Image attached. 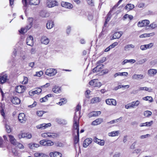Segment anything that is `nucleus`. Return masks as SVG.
<instances>
[{"instance_id":"f257e3e1","label":"nucleus","mask_w":157,"mask_h":157,"mask_svg":"<svg viewBox=\"0 0 157 157\" xmlns=\"http://www.w3.org/2000/svg\"><path fill=\"white\" fill-rule=\"evenodd\" d=\"M79 118H78L75 113L74 117L73 125V135L74 136V140L75 144H76L79 141Z\"/></svg>"},{"instance_id":"f03ea898","label":"nucleus","mask_w":157,"mask_h":157,"mask_svg":"<svg viewBox=\"0 0 157 157\" xmlns=\"http://www.w3.org/2000/svg\"><path fill=\"white\" fill-rule=\"evenodd\" d=\"M41 135L42 137L45 138H54L57 136V134L54 133L45 132L42 134Z\"/></svg>"},{"instance_id":"7ed1b4c3","label":"nucleus","mask_w":157,"mask_h":157,"mask_svg":"<svg viewBox=\"0 0 157 157\" xmlns=\"http://www.w3.org/2000/svg\"><path fill=\"white\" fill-rule=\"evenodd\" d=\"M45 74L49 76H54L57 73L56 70L54 69L49 68L47 69L45 71Z\"/></svg>"},{"instance_id":"20e7f679","label":"nucleus","mask_w":157,"mask_h":157,"mask_svg":"<svg viewBox=\"0 0 157 157\" xmlns=\"http://www.w3.org/2000/svg\"><path fill=\"white\" fill-rule=\"evenodd\" d=\"M47 6L49 8H51L58 5V2L56 0H49L46 1Z\"/></svg>"},{"instance_id":"39448f33","label":"nucleus","mask_w":157,"mask_h":157,"mask_svg":"<svg viewBox=\"0 0 157 157\" xmlns=\"http://www.w3.org/2000/svg\"><path fill=\"white\" fill-rule=\"evenodd\" d=\"M89 83L90 85L94 87H100L101 85V83L98 82L97 79H95L92 80L89 82Z\"/></svg>"},{"instance_id":"423d86ee","label":"nucleus","mask_w":157,"mask_h":157,"mask_svg":"<svg viewBox=\"0 0 157 157\" xmlns=\"http://www.w3.org/2000/svg\"><path fill=\"white\" fill-rule=\"evenodd\" d=\"M105 101L107 105H109L116 106L117 104L116 100L113 98L106 99Z\"/></svg>"},{"instance_id":"0eeeda50","label":"nucleus","mask_w":157,"mask_h":157,"mask_svg":"<svg viewBox=\"0 0 157 157\" xmlns=\"http://www.w3.org/2000/svg\"><path fill=\"white\" fill-rule=\"evenodd\" d=\"M18 119L19 122L21 123H25L26 120L25 115L24 113H20L18 116Z\"/></svg>"},{"instance_id":"6e6552de","label":"nucleus","mask_w":157,"mask_h":157,"mask_svg":"<svg viewBox=\"0 0 157 157\" xmlns=\"http://www.w3.org/2000/svg\"><path fill=\"white\" fill-rule=\"evenodd\" d=\"M8 75L7 74L2 73L0 75V83L3 84L5 82L7 79Z\"/></svg>"},{"instance_id":"1a4fd4ad","label":"nucleus","mask_w":157,"mask_h":157,"mask_svg":"<svg viewBox=\"0 0 157 157\" xmlns=\"http://www.w3.org/2000/svg\"><path fill=\"white\" fill-rule=\"evenodd\" d=\"M150 23L149 21L147 20H142L141 21H139L137 24L138 26L139 27H142L146 26Z\"/></svg>"},{"instance_id":"9d476101","label":"nucleus","mask_w":157,"mask_h":157,"mask_svg":"<svg viewBox=\"0 0 157 157\" xmlns=\"http://www.w3.org/2000/svg\"><path fill=\"white\" fill-rule=\"evenodd\" d=\"M93 140L94 142L101 146H103L104 145L105 141L103 140L99 139L96 137H95L94 138Z\"/></svg>"},{"instance_id":"9b49d317","label":"nucleus","mask_w":157,"mask_h":157,"mask_svg":"<svg viewBox=\"0 0 157 157\" xmlns=\"http://www.w3.org/2000/svg\"><path fill=\"white\" fill-rule=\"evenodd\" d=\"M27 44L29 46H32L33 45V39L32 36H30L26 39Z\"/></svg>"},{"instance_id":"f8f14e48","label":"nucleus","mask_w":157,"mask_h":157,"mask_svg":"<svg viewBox=\"0 0 157 157\" xmlns=\"http://www.w3.org/2000/svg\"><path fill=\"white\" fill-rule=\"evenodd\" d=\"M25 90V86H18L15 88L16 91L18 93H21Z\"/></svg>"},{"instance_id":"ddd939ff","label":"nucleus","mask_w":157,"mask_h":157,"mask_svg":"<svg viewBox=\"0 0 157 157\" xmlns=\"http://www.w3.org/2000/svg\"><path fill=\"white\" fill-rule=\"evenodd\" d=\"M123 33L122 31L116 32L114 33L111 40H113L119 38L122 35Z\"/></svg>"},{"instance_id":"4468645a","label":"nucleus","mask_w":157,"mask_h":157,"mask_svg":"<svg viewBox=\"0 0 157 157\" xmlns=\"http://www.w3.org/2000/svg\"><path fill=\"white\" fill-rule=\"evenodd\" d=\"M51 124L50 123L47 124L43 123L40 125H39L36 126L37 128L38 129H44L50 126Z\"/></svg>"},{"instance_id":"2eb2a0df","label":"nucleus","mask_w":157,"mask_h":157,"mask_svg":"<svg viewBox=\"0 0 157 157\" xmlns=\"http://www.w3.org/2000/svg\"><path fill=\"white\" fill-rule=\"evenodd\" d=\"M61 5L62 6L67 9H71L73 7V5L70 3L62 2L61 3Z\"/></svg>"},{"instance_id":"dca6fc26","label":"nucleus","mask_w":157,"mask_h":157,"mask_svg":"<svg viewBox=\"0 0 157 157\" xmlns=\"http://www.w3.org/2000/svg\"><path fill=\"white\" fill-rule=\"evenodd\" d=\"M92 141V139L89 138L86 139L83 142V146L84 147H86Z\"/></svg>"},{"instance_id":"f3484780","label":"nucleus","mask_w":157,"mask_h":157,"mask_svg":"<svg viewBox=\"0 0 157 157\" xmlns=\"http://www.w3.org/2000/svg\"><path fill=\"white\" fill-rule=\"evenodd\" d=\"M50 41L49 39L45 36H43L41 37L40 41L42 44L47 45Z\"/></svg>"},{"instance_id":"a211bd4d","label":"nucleus","mask_w":157,"mask_h":157,"mask_svg":"<svg viewBox=\"0 0 157 157\" xmlns=\"http://www.w3.org/2000/svg\"><path fill=\"white\" fill-rule=\"evenodd\" d=\"M32 24H29L25 28H22L19 31L20 33L21 34L27 32V31L32 26Z\"/></svg>"},{"instance_id":"6ab92c4d","label":"nucleus","mask_w":157,"mask_h":157,"mask_svg":"<svg viewBox=\"0 0 157 157\" xmlns=\"http://www.w3.org/2000/svg\"><path fill=\"white\" fill-rule=\"evenodd\" d=\"M42 89L40 88H36L34 91H32L31 92H30L29 94L31 96H32L35 94H38L40 93Z\"/></svg>"},{"instance_id":"aec40b11","label":"nucleus","mask_w":157,"mask_h":157,"mask_svg":"<svg viewBox=\"0 0 157 157\" xmlns=\"http://www.w3.org/2000/svg\"><path fill=\"white\" fill-rule=\"evenodd\" d=\"M11 102L15 105L19 104L20 103L19 99L17 97H13L11 100Z\"/></svg>"},{"instance_id":"412c9836","label":"nucleus","mask_w":157,"mask_h":157,"mask_svg":"<svg viewBox=\"0 0 157 157\" xmlns=\"http://www.w3.org/2000/svg\"><path fill=\"white\" fill-rule=\"evenodd\" d=\"M101 113V112L98 111H93L89 113L88 116L89 117H96L100 115Z\"/></svg>"},{"instance_id":"4be33fe9","label":"nucleus","mask_w":157,"mask_h":157,"mask_svg":"<svg viewBox=\"0 0 157 157\" xmlns=\"http://www.w3.org/2000/svg\"><path fill=\"white\" fill-rule=\"evenodd\" d=\"M144 77V76L143 75H136L134 74L132 76V78L134 80H138L139 79H142Z\"/></svg>"},{"instance_id":"5701e85b","label":"nucleus","mask_w":157,"mask_h":157,"mask_svg":"<svg viewBox=\"0 0 157 157\" xmlns=\"http://www.w3.org/2000/svg\"><path fill=\"white\" fill-rule=\"evenodd\" d=\"M52 90L56 94L60 93L61 92V87L56 86H55L53 87Z\"/></svg>"},{"instance_id":"b1692460","label":"nucleus","mask_w":157,"mask_h":157,"mask_svg":"<svg viewBox=\"0 0 157 157\" xmlns=\"http://www.w3.org/2000/svg\"><path fill=\"white\" fill-rule=\"evenodd\" d=\"M103 68V64L97 65V66L93 69V71L94 73L99 71L100 70L102 69Z\"/></svg>"},{"instance_id":"393cba45","label":"nucleus","mask_w":157,"mask_h":157,"mask_svg":"<svg viewBox=\"0 0 157 157\" xmlns=\"http://www.w3.org/2000/svg\"><path fill=\"white\" fill-rule=\"evenodd\" d=\"M49 155L51 157H61L62 155L61 153L57 151L50 152Z\"/></svg>"},{"instance_id":"a878e982","label":"nucleus","mask_w":157,"mask_h":157,"mask_svg":"<svg viewBox=\"0 0 157 157\" xmlns=\"http://www.w3.org/2000/svg\"><path fill=\"white\" fill-rule=\"evenodd\" d=\"M54 22L52 21H49L46 24V27L48 29H51L54 26Z\"/></svg>"},{"instance_id":"bb28decb","label":"nucleus","mask_w":157,"mask_h":157,"mask_svg":"<svg viewBox=\"0 0 157 157\" xmlns=\"http://www.w3.org/2000/svg\"><path fill=\"white\" fill-rule=\"evenodd\" d=\"M8 136L11 143L13 145L16 144V143L17 141L14 138V136L10 135H8Z\"/></svg>"},{"instance_id":"cd10ccee","label":"nucleus","mask_w":157,"mask_h":157,"mask_svg":"<svg viewBox=\"0 0 157 157\" xmlns=\"http://www.w3.org/2000/svg\"><path fill=\"white\" fill-rule=\"evenodd\" d=\"M29 147L31 149H34L35 148H37L39 147L38 144L31 143L28 144Z\"/></svg>"},{"instance_id":"c85d7f7f","label":"nucleus","mask_w":157,"mask_h":157,"mask_svg":"<svg viewBox=\"0 0 157 157\" xmlns=\"http://www.w3.org/2000/svg\"><path fill=\"white\" fill-rule=\"evenodd\" d=\"M102 122V120L101 119H97L92 122L91 124L93 125H96L100 124Z\"/></svg>"},{"instance_id":"c756f323","label":"nucleus","mask_w":157,"mask_h":157,"mask_svg":"<svg viewBox=\"0 0 157 157\" xmlns=\"http://www.w3.org/2000/svg\"><path fill=\"white\" fill-rule=\"evenodd\" d=\"M35 157H47V155L44 153L36 152L34 154Z\"/></svg>"},{"instance_id":"7c9ffc66","label":"nucleus","mask_w":157,"mask_h":157,"mask_svg":"<svg viewBox=\"0 0 157 157\" xmlns=\"http://www.w3.org/2000/svg\"><path fill=\"white\" fill-rule=\"evenodd\" d=\"M157 72V70L154 69H150L148 71V74L149 75L153 76L156 74Z\"/></svg>"},{"instance_id":"2f4dec72","label":"nucleus","mask_w":157,"mask_h":157,"mask_svg":"<svg viewBox=\"0 0 157 157\" xmlns=\"http://www.w3.org/2000/svg\"><path fill=\"white\" fill-rule=\"evenodd\" d=\"M128 74V73L127 72H118L115 74L114 75V78H116V77L118 76H127Z\"/></svg>"},{"instance_id":"473e14b6","label":"nucleus","mask_w":157,"mask_h":157,"mask_svg":"<svg viewBox=\"0 0 157 157\" xmlns=\"http://www.w3.org/2000/svg\"><path fill=\"white\" fill-rule=\"evenodd\" d=\"M134 7V6L133 4H128L125 7V9L128 11H129Z\"/></svg>"},{"instance_id":"72a5a7b5","label":"nucleus","mask_w":157,"mask_h":157,"mask_svg":"<svg viewBox=\"0 0 157 157\" xmlns=\"http://www.w3.org/2000/svg\"><path fill=\"white\" fill-rule=\"evenodd\" d=\"M119 133V131H114L109 132L108 133V135L110 136H115L118 135Z\"/></svg>"},{"instance_id":"f704fd0d","label":"nucleus","mask_w":157,"mask_h":157,"mask_svg":"<svg viewBox=\"0 0 157 157\" xmlns=\"http://www.w3.org/2000/svg\"><path fill=\"white\" fill-rule=\"evenodd\" d=\"M40 2V0H30L29 4L31 5H36Z\"/></svg>"},{"instance_id":"c9c22d12","label":"nucleus","mask_w":157,"mask_h":157,"mask_svg":"<svg viewBox=\"0 0 157 157\" xmlns=\"http://www.w3.org/2000/svg\"><path fill=\"white\" fill-rule=\"evenodd\" d=\"M135 47V46L132 44H129L126 45L124 47V50L127 51L129 50L130 48H134Z\"/></svg>"},{"instance_id":"e433bc0d","label":"nucleus","mask_w":157,"mask_h":157,"mask_svg":"<svg viewBox=\"0 0 157 157\" xmlns=\"http://www.w3.org/2000/svg\"><path fill=\"white\" fill-rule=\"evenodd\" d=\"M133 16L132 15H129L128 14H126L124 15L123 18V19L124 20H125L128 18H129L130 20H131L133 19Z\"/></svg>"},{"instance_id":"4c0bfd02","label":"nucleus","mask_w":157,"mask_h":157,"mask_svg":"<svg viewBox=\"0 0 157 157\" xmlns=\"http://www.w3.org/2000/svg\"><path fill=\"white\" fill-rule=\"evenodd\" d=\"M67 101L66 99L65 98L61 99L60 100V101L58 102L57 104L60 105H63L66 103Z\"/></svg>"},{"instance_id":"58836bf2","label":"nucleus","mask_w":157,"mask_h":157,"mask_svg":"<svg viewBox=\"0 0 157 157\" xmlns=\"http://www.w3.org/2000/svg\"><path fill=\"white\" fill-rule=\"evenodd\" d=\"M122 119V117H121L119 118L113 120L110 122H108L107 123L109 124H114L115 123L118 122L119 121L121 120Z\"/></svg>"},{"instance_id":"ea45409f","label":"nucleus","mask_w":157,"mask_h":157,"mask_svg":"<svg viewBox=\"0 0 157 157\" xmlns=\"http://www.w3.org/2000/svg\"><path fill=\"white\" fill-rule=\"evenodd\" d=\"M40 14L41 16L43 17H47L49 16V13L46 11L41 12Z\"/></svg>"},{"instance_id":"a19ab883","label":"nucleus","mask_w":157,"mask_h":157,"mask_svg":"<svg viewBox=\"0 0 157 157\" xmlns=\"http://www.w3.org/2000/svg\"><path fill=\"white\" fill-rule=\"evenodd\" d=\"M139 90H145V91H148L149 92H151L152 91V89L146 87H140Z\"/></svg>"},{"instance_id":"79ce46f5","label":"nucleus","mask_w":157,"mask_h":157,"mask_svg":"<svg viewBox=\"0 0 157 157\" xmlns=\"http://www.w3.org/2000/svg\"><path fill=\"white\" fill-rule=\"evenodd\" d=\"M100 99L98 97H95L93 98L91 100V102L92 103H94L99 102L100 101Z\"/></svg>"},{"instance_id":"37998d69","label":"nucleus","mask_w":157,"mask_h":157,"mask_svg":"<svg viewBox=\"0 0 157 157\" xmlns=\"http://www.w3.org/2000/svg\"><path fill=\"white\" fill-rule=\"evenodd\" d=\"M54 143L52 141L50 140H46L45 146H50L53 145Z\"/></svg>"},{"instance_id":"c03bdc74","label":"nucleus","mask_w":157,"mask_h":157,"mask_svg":"<svg viewBox=\"0 0 157 157\" xmlns=\"http://www.w3.org/2000/svg\"><path fill=\"white\" fill-rule=\"evenodd\" d=\"M132 106L133 108H134L135 106H138L140 104V102L138 100L133 101L131 102Z\"/></svg>"},{"instance_id":"a18cd8bd","label":"nucleus","mask_w":157,"mask_h":157,"mask_svg":"<svg viewBox=\"0 0 157 157\" xmlns=\"http://www.w3.org/2000/svg\"><path fill=\"white\" fill-rule=\"evenodd\" d=\"M143 99L146 101H149L150 102H152L153 101L152 97L151 96H146L143 98Z\"/></svg>"},{"instance_id":"49530a36","label":"nucleus","mask_w":157,"mask_h":157,"mask_svg":"<svg viewBox=\"0 0 157 157\" xmlns=\"http://www.w3.org/2000/svg\"><path fill=\"white\" fill-rule=\"evenodd\" d=\"M152 114V112L149 111H146L144 112V115L146 117H148Z\"/></svg>"},{"instance_id":"de8ad7c7","label":"nucleus","mask_w":157,"mask_h":157,"mask_svg":"<svg viewBox=\"0 0 157 157\" xmlns=\"http://www.w3.org/2000/svg\"><path fill=\"white\" fill-rule=\"evenodd\" d=\"M106 60V58L105 57H103L101 59L98 60V61L97 62V65H100L103 62H104Z\"/></svg>"},{"instance_id":"09e8293b","label":"nucleus","mask_w":157,"mask_h":157,"mask_svg":"<svg viewBox=\"0 0 157 157\" xmlns=\"http://www.w3.org/2000/svg\"><path fill=\"white\" fill-rule=\"evenodd\" d=\"M5 127L6 131L7 133H10L11 132V129L9 125H7V124H6L5 125Z\"/></svg>"},{"instance_id":"8fccbe9b","label":"nucleus","mask_w":157,"mask_h":157,"mask_svg":"<svg viewBox=\"0 0 157 157\" xmlns=\"http://www.w3.org/2000/svg\"><path fill=\"white\" fill-rule=\"evenodd\" d=\"M24 134H25L24 138H26L27 139H29L31 138L32 137L31 134L29 133H24Z\"/></svg>"},{"instance_id":"3c124183","label":"nucleus","mask_w":157,"mask_h":157,"mask_svg":"<svg viewBox=\"0 0 157 157\" xmlns=\"http://www.w3.org/2000/svg\"><path fill=\"white\" fill-rule=\"evenodd\" d=\"M3 105H1L0 108H1V110H0V112L1 115L4 117L5 118V113L4 112V109H3Z\"/></svg>"},{"instance_id":"603ef678","label":"nucleus","mask_w":157,"mask_h":157,"mask_svg":"<svg viewBox=\"0 0 157 157\" xmlns=\"http://www.w3.org/2000/svg\"><path fill=\"white\" fill-rule=\"evenodd\" d=\"M16 144L14 145L20 149H22L24 148V146L22 144L18 143L17 142Z\"/></svg>"},{"instance_id":"864d4df0","label":"nucleus","mask_w":157,"mask_h":157,"mask_svg":"<svg viewBox=\"0 0 157 157\" xmlns=\"http://www.w3.org/2000/svg\"><path fill=\"white\" fill-rule=\"evenodd\" d=\"M149 27L151 28L152 29H154L157 27V24L154 22L151 24Z\"/></svg>"},{"instance_id":"5fc2aeb1","label":"nucleus","mask_w":157,"mask_h":157,"mask_svg":"<svg viewBox=\"0 0 157 157\" xmlns=\"http://www.w3.org/2000/svg\"><path fill=\"white\" fill-rule=\"evenodd\" d=\"M147 61L146 59H144L138 61L137 62V64H142Z\"/></svg>"},{"instance_id":"6e6d98bb","label":"nucleus","mask_w":157,"mask_h":157,"mask_svg":"<svg viewBox=\"0 0 157 157\" xmlns=\"http://www.w3.org/2000/svg\"><path fill=\"white\" fill-rule=\"evenodd\" d=\"M57 121L59 123L62 124H65L66 123V121L64 120L58 119Z\"/></svg>"},{"instance_id":"4d7b16f0","label":"nucleus","mask_w":157,"mask_h":157,"mask_svg":"<svg viewBox=\"0 0 157 157\" xmlns=\"http://www.w3.org/2000/svg\"><path fill=\"white\" fill-rule=\"evenodd\" d=\"M43 74V72L42 71H40L38 72H37L36 74L34 75V76H37L38 77H40Z\"/></svg>"},{"instance_id":"13d9d810","label":"nucleus","mask_w":157,"mask_h":157,"mask_svg":"<svg viewBox=\"0 0 157 157\" xmlns=\"http://www.w3.org/2000/svg\"><path fill=\"white\" fill-rule=\"evenodd\" d=\"M125 108L126 109H128L130 108H133L131 103L128 104L125 106Z\"/></svg>"},{"instance_id":"bf43d9fd","label":"nucleus","mask_w":157,"mask_h":157,"mask_svg":"<svg viewBox=\"0 0 157 157\" xmlns=\"http://www.w3.org/2000/svg\"><path fill=\"white\" fill-rule=\"evenodd\" d=\"M48 100V98L46 96L44 98H41L40 100V101L41 102H45Z\"/></svg>"},{"instance_id":"052dcab7","label":"nucleus","mask_w":157,"mask_h":157,"mask_svg":"<svg viewBox=\"0 0 157 157\" xmlns=\"http://www.w3.org/2000/svg\"><path fill=\"white\" fill-rule=\"evenodd\" d=\"M153 45V43H150L148 44H145V46L146 47V49H149L151 48Z\"/></svg>"},{"instance_id":"680f3d73","label":"nucleus","mask_w":157,"mask_h":157,"mask_svg":"<svg viewBox=\"0 0 157 157\" xmlns=\"http://www.w3.org/2000/svg\"><path fill=\"white\" fill-rule=\"evenodd\" d=\"M46 142V140H43L40 141V144L41 145L45 146Z\"/></svg>"},{"instance_id":"e2e57ef3","label":"nucleus","mask_w":157,"mask_h":157,"mask_svg":"<svg viewBox=\"0 0 157 157\" xmlns=\"http://www.w3.org/2000/svg\"><path fill=\"white\" fill-rule=\"evenodd\" d=\"M87 3L91 6L94 5V0H86Z\"/></svg>"},{"instance_id":"0e129e2a","label":"nucleus","mask_w":157,"mask_h":157,"mask_svg":"<svg viewBox=\"0 0 157 157\" xmlns=\"http://www.w3.org/2000/svg\"><path fill=\"white\" fill-rule=\"evenodd\" d=\"M81 109V106L80 105L78 104L77 106H76V112H77L78 111V113H80V110Z\"/></svg>"},{"instance_id":"69168bd1","label":"nucleus","mask_w":157,"mask_h":157,"mask_svg":"<svg viewBox=\"0 0 157 157\" xmlns=\"http://www.w3.org/2000/svg\"><path fill=\"white\" fill-rule=\"evenodd\" d=\"M28 78L26 77H24V80L22 82L23 84H25L28 83Z\"/></svg>"},{"instance_id":"338daca9","label":"nucleus","mask_w":157,"mask_h":157,"mask_svg":"<svg viewBox=\"0 0 157 157\" xmlns=\"http://www.w3.org/2000/svg\"><path fill=\"white\" fill-rule=\"evenodd\" d=\"M43 111H38L36 113L37 115L39 117H41L43 115Z\"/></svg>"},{"instance_id":"774afa93","label":"nucleus","mask_w":157,"mask_h":157,"mask_svg":"<svg viewBox=\"0 0 157 157\" xmlns=\"http://www.w3.org/2000/svg\"><path fill=\"white\" fill-rule=\"evenodd\" d=\"M118 44V43L117 42H114L112 44L110 45V47L111 48H114L115 46H117Z\"/></svg>"}]
</instances>
